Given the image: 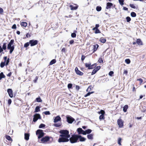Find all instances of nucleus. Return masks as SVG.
Returning a JSON list of instances; mask_svg holds the SVG:
<instances>
[{
    "mask_svg": "<svg viewBox=\"0 0 146 146\" xmlns=\"http://www.w3.org/2000/svg\"><path fill=\"white\" fill-rule=\"evenodd\" d=\"M121 138H119L118 140V144L119 145H121Z\"/></svg>",
    "mask_w": 146,
    "mask_h": 146,
    "instance_id": "nucleus-44",
    "label": "nucleus"
},
{
    "mask_svg": "<svg viewBox=\"0 0 146 146\" xmlns=\"http://www.w3.org/2000/svg\"><path fill=\"white\" fill-rule=\"evenodd\" d=\"M136 43L138 45H141L143 44L142 42L140 39H138L137 40Z\"/></svg>",
    "mask_w": 146,
    "mask_h": 146,
    "instance_id": "nucleus-19",
    "label": "nucleus"
},
{
    "mask_svg": "<svg viewBox=\"0 0 146 146\" xmlns=\"http://www.w3.org/2000/svg\"><path fill=\"white\" fill-rule=\"evenodd\" d=\"M78 139V135H74L70 137L69 140L71 143H73L77 142Z\"/></svg>",
    "mask_w": 146,
    "mask_h": 146,
    "instance_id": "nucleus-2",
    "label": "nucleus"
},
{
    "mask_svg": "<svg viewBox=\"0 0 146 146\" xmlns=\"http://www.w3.org/2000/svg\"><path fill=\"white\" fill-rule=\"evenodd\" d=\"M50 138L49 137L46 136L42 137L40 140L39 139L38 140V141L40 143H43L48 141L49 140Z\"/></svg>",
    "mask_w": 146,
    "mask_h": 146,
    "instance_id": "nucleus-4",
    "label": "nucleus"
},
{
    "mask_svg": "<svg viewBox=\"0 0 146 146\" xmlns=\"http://www.w3.org/2000/svg\"><path fill=\"white\" fill-rule=\"evenodd\" d=\"M92 131V130L90 129H88L84 131V133H83V135H85L87 134H89Z\"/></svg>",
    "mask_w": 146,
    "mask_h": 146,
    "instance_id": "nucleus-18",
    "label": "nucleus"
},
{
    "mask_svg": "<svg viewBox=\"0 0 146 146\" xmlns=\"http://www.w3.org/2000/svg\"><path fill=\"white\" fill-rule=\"evenodd\" d=\"M131 15L132 17H135L136 16V14L134 12H132L131 13Z\"/></svg>",
    "mask_w": 146,
    "mask_h": 146,
    "instance_id": "nucleus-29",
    "label": "nucleus"
},
{
    "mask_svg": "<svg viewBox=\"0 0 146 146\" xmlns=\"http://www.w3.org/2000/svg\"><path fill=\"white\" fill-rule=\"evenodd\" d=\"M44 113L46 115H49L50 114L49 111H46Z\"/></svg>",
    "mask_w": 146,
    "mask_h": 146,
    "instance_id": "nucleus-51",
    "label": "nucleus"
},
{
    "mask_svg": "<svg viewBox=\"0 0 146 146\" xmlns=\"http://www.w3.org/2000/svg\"><path fill=\"white\" fill-rule=\"evenodd\" d=\"M126 19L127 20V21L128 22H129L131 20V18L129 17H127L126 18Z\"/></svg>",
    "mask_w": 146,
    "mask_h": 146,
    "instance_id": "nucleus-46",
    "label": "nucleus"
},
{
    "mask_svg": "<svg viewBox=\"0 0 146 146\" xmlns=\"http://www.w3.org/2000/svg\"><path fill=\"white\" fill-rule=\"evenodd\" d=\"M100 68V66H97L96 68H95V69H96V70L97 71L99 70Z\"/></svg>",
    "mask_w": 146,
    "mask_h": 146,
    "instance_id": "nucleus-60",
    "label": "nucleus"
},
{
    "mask_svg": "<svg viewBox=\"0 0 146 146\" xmlns=\"http://www.w3.org/2000/svg\"><path fill=\"white\" fill-rule=\"evenodd\" d=\"M78 139H79L80 141H84L86 140V139L83 137H82L80 135H78Z\"/></svg>",
    "mask_w": 146,
    "mask_h": 146,
    "instance_id": "nucleus-15",
    "label": "nucleus"
},
{
    "mask_svg": "<svg viewBox=\"0 0 146 146\" xmlns=\"http://www.w3.org/2000/svg\"><path fill=\"white\" fill-rule=\"evenodd\" d=\"M14 49V47H13L12 48H10V49H9V50H10V54H11L12 52L13 51Z\"/></svg>",
    "mask_w": 146,
    "mask_h": 146,
    "instance_id": "nucleus-45",
    "label": "nucleus"
},
{
    "mask_svg": "<svg viewBox=\"0 0 146 146\" xmlns=\"http://www.w3.org/2000/svg\"><path fill=\"white\" fill-rule=\"evenodd\" d=\"M71 36L72 38H75L76 36V34L75 33H72L71 34Z\"/></svg>",
    "mask_w": 146,
    "mask_h": 146,
    "instance_id": "nucleus-41",
    "label": "nucleus"
},
{
    "mask_svg": "<svg viewBox=\"0 0 146 146\" xmlns=\"http://www.w3.org/2000/svg\"><path fill=\"white\" fill-rule=\"evenodd\" d=\"M16 28V25L14 24L13 25V26L12 27V28L13 29H15Z\"/></svg>",
    "mask_w": 146,
    "mask_h": 146,
    "instance_id": "nucleus-61",
    "label": "nucleus"
},
{
    "mask_svg": "<svg viewBox=\"0 0 146 146\" xmlns=\"http://www.w3.org/2000/svg\"><path fill=\"white\" fill-rule=\"evenodd\" d=\"M75 70L76 73L77 74L80 76H82L83 74V73L79 70L77 67H76L75 68Z\"/></svg>",
    "mask_w": 146,
    "mask_h": 146,
    "instance_id": "nucleus-11",
    "label": "nucleus"
},
{
    "mask_svg": "<svg viewBox=\"0 0 146 146\" xmlns=\"http://www.w3.org/2000/svg\"><path fill=\"white\" fill-rule=\"evenodd\" d=\"M36 134L38 135V138L40 139L44 136V133L43 132L42 130L38 129L36 131Z\"/></svg>",
    "mask_w": 146,
    "mask_h": 146,
    "instance_id": "nucleus-3",
    "label": "nucleus"
},
{
    "mask_svg": "<svg viewBox=\"0 0 146 146\" xmlns=\"http://www.w3.org/2000/svg\"><path fill=\"white\" fill-rule=\"evenodd\" d=\"M29 43L28 42L25 43L24 45V47H27L29 45Z\"/></svg>",
    "mask_w": 146,
    "mask_h": 146,
    "instance_id": "nucleus-47",
    "label": "nucleus"
},
{
    "mask_svg": "<svg viewBox=\"0 0 146 146\" xmlns=\"http://www.w3.org/2000/svg\"><path fill=\"white\" fill-rule=\"evenodd\" d=\"M62 124L61 123H55L54 124V126L56 127H58L60 126Z\"/></svg>",
    "mask_w": 146,
    "mask_h": 146,
    "instance_id": "nucleus-26",
    "label": "nucleus"
},
{
    "mask_svg": "<svg viewBox=\"0 0 146 146\" xmlns=\"http://www.w3.org/2000/svg\"><path fill=\"white\" fill-rule=\"evenodd\" d=\"M72 84H69L68 85V88L70 89L72 87Z\"/></svg>",
    "mask_w": 146,
    "mask_h": 146,
    "instance_id": "nucleus-49",
    "label": "nucleus"
},
{
    "mask_svg": "<svg viewBox=\"0 0 146 146\" xmlns=\"http://www.w3.org/2000/svg\"><path fill=\"white\" fill-rule=\"evenodd\" d=\"M6 47H7L6 43H4L3 44V46H2V49H3H3L4 50H6Z\"/></svg>",
    "mask_w": 146,
    "mask_h": 146,
    "instance_id": "nucleus-32",
    "label": "nucleus"
},
{
    "mask_svg": "<svg viewBox=\"0 0 146 146\" xmlns=\"http://www.w3.org/2000/svg\"><path fill=\"white\" fill-rule=\"evenodd\" d=\"M61 120V118L59 115L57 116L56 117H55L54 119V123H56L58 121H60Z\"/></svg>",
    "mask_w": 146,
    "mask_h": 146,
    "instance_id": "nucleus-12",
    "label": "nucleus"
},
{
    "mask_svg": "<svg viewBox=\"0 0 146 146\" xmlns=\"http://www.w3.org/2000/svg\"><path fill=\"white\" fill-rule=\"evenodd\" d=\"M11 99H9L8 100V104L9 105H10L11 104Z\"/></svg>",
    "mask_w": 146,
    "mask_h": 146,
    "instance_id": "nucleus-58",
    "label": "nucleus"
},
{
    "mask_svg": "<svg viewBox=\"0 0 146 146\" xmlns=\"http://www.w3.org/2000/svg\"><path fill=\"white\" fill-rule=\"evenodd\" d=\"M5 78V76L4 75L3 72L1 73L0 74V80H1L2 78Z\"/></svg>",
    "mask_w": 146,
    "mask_h": 146,
    "instance_id": "nucleus-28",
    "label": "nucleus"
},
{
    "mask_svg": "<svg viewBox=\"0 0 146 146\" xmlns=\"http://www.w3.org/2000/svg\"><path fill=\"white\" fill-rule=\"evenodd\" d=\"M29 134L27 133H25V139L27 140H28L29 139Z\"/></svg>",
    "mask_w": 146,
    "mask_h": 146,
    "instance_id": "nucleus-21",
    "label": "nucleus"
},
{
    "mask_svg": "<svg viewBox=\"0 0 146 146\" xmlns=\"http://www.w3.org/2000/svg\"><path fill=\"white\" fill-rule=\"evenodd\" d=\"M9 58H8V59L6 61V66H7L9 62Z\"/></svg>",
    "mask_w": 146,
    "mask_h": 146,
    "instance_id": "nucleus-50",
    "label": "nucleus"
},
{
    "mask_svg": "<svg viewBox=\"0 0 146 146\" xmlns=\"http://www.w3.org/2000/svg\"><path fill=\"white\" fill-rule=\"evenodd\" d=\"M74 40H71L70 41V44H72L74 42Z\"/></svg>",
    "mask_w": 146,
    "mask_h": 146,
    "instance_id": "nucleus-62",
    "label": "nucleus"
},
{
    "mask_svg": "<svg viewBox=\"0 0 146 146\" xmlns=\"http://www.w3.org/2000/svg\"><path fill=\"white\" fill-rule=\"evenodd\" d=\"M21 25L22 26L26 27L27 25V23L26 22H22L21 23Z\"/></svg>",
    "mask_w": 146,
    "mask_h": 146,
    "instance_id": "nucleus-27",
    "label": "nucleus"
},
{
    "mask_svg": "<svg viewBox=\"0 0 146 146\" xmlns=\"http://www.w3.org/2000/svg\"><path fill=\"white\" fill-rule=\"evenodd\" d=\"M3 11L2 8L0 7V14H2L3 13Z\"/></svg>",
    "mask_w": 146,
    "mask_h": 146,
    "instance_id": "nucleus-59",
    "label": "nucleus"
},
{
    "mask_svg": "<svg viewBox=\"0 0 146 146\" xmlns=\"http://www.w3.org/2000/svg\"><path fill=\"white\" fill-rule=\"evenodd\" d=\"M98 113L99 114H101V115L99 117L100 120H101L104 119V115L105 113V111L104 110H101Z\"/></svg>",
    "mask_w": 146,
    "mask_h": 146,
    "instance_id": "nucleus-10",
    "label": "nucleus"
},
{
    "mask_svg": "<svg viewBox=\"0 0 146 146\" xmlns=\"http://www.w3.org/2000/svg\"><path fill=\"white\" fill-rule=\"evenodd\" d=\"M91 88L92 86H89L87 90V91H90L91 90Z\"/></svg>",
    "mask_w": 146,
    "mask_h": 146,
    "instance_id": "nucleus-54",
    "label": "nucleus"
},
{
    "mask_svg": "<svg viewBox=\"0 0 146 146\" xmlns=\"http://www.w3.org/2000/svg\"><path fill=\"white\" fill-rule=\"evenodd\" d=\"M36 100L37 102H41L42 101L40 97L36 98Z\"/></svg>",
    "mask_w": 146,
    "mask_h": 146,
    "instance_id": "nucleus-31",
    "label": "nucleus"
},
{
    "mask_svg": "<svg viewBox=\"0 0 146 146\" xmlns=\"http://www.w3.org/2000/svg\"><path fill=\"white\" fill-rule=\"evenodd\" d=\"M41 118L40 115L38 113H36L34 115L33 121L34 122H36L38 119H40Z\"/></svg>",
    "mask_w": 146,
    "mask_h": 146,
    "instance_id": "nucleus-5",
    "label": "nucleus"
},
{
    "mask_svg": "<svg viewBox=\"0 0 146 146\" xmlns=\"http://www.w3.org/2000/svg\"><path fill=\"white\" fill-rule=\"evenodd\" d=\"M6 138L8 140L10 141L11 140H12L11 138V137L7 135L6 136Z\"/></svg>",
    "mask_w": 146,
    "mask_h": 146,
    "instance_id": "nucleus-48",
    "label": "nucleus"
},
{
    "mask_svg": "<svg viewBox=\"0 0 146 146\" xmlns=\"http://www.w3.org/2000/svg\"><path fill=\"white\" fill-rule=\"evenodd\" d=\"M113 4L111 3H107L106 4V8L107 9H110L111 7L113 6Z\"/></svg>",
    "mask_w": 146,
    "mask_h": 146,
    "instance_id": "nucleus-16",
    "label": "nucleus"
},
{
    "mask_svg": "<svg viewBox=\"0 0 146 146\" xmlns=\"http://www.w3.org/2000/svg\"><path fill=\"white\" fill-rule=\"evenodd\" d=\"M125 62L127 64H129L130 62V60L129 59H126L125 60Z\"/></svg>",
    "mask_w": 146,
    "mask_h": 146,
    "instance_id": "nucleus-40",
    "label": "nucleus"
},
{
    "mask_svg": "<svg viewBox=\"0 0 146 146\" xmlns=\"http://www.w3.org/2000/svg\"><path fill=\"white\" fill-rule=\"evenodd\" d=\"M45 125H44L43 124H42V123H41L39 126V127L40 128H43V127H45Z\"/></svg>",
    "mask_w": 146,
    "mask_h": 146,
    "instance_id": "nucleus-38",
    "label": "nucleus"
},
{
    "mask_svg": "<svg viewBox=\"0 0 146 146\" xmlns=\"http://www.w3.org/2000/svg\"><path fill=\"white\" fill-rule=\"evenodd\" d=\"M14 42V40L13 39L11 40H10V42L8 43L7 45V49H10L13 47H14L13 46H12V45L13 44Z\"/></svg>",
    "mask_w": 146,
    "mask_h": 146,
    "instance_id": "nucleus-9",
    "label": "nucleus"
},
{
    "mask_svg": "<svg viewBox=\"0 0 146 146\" xmlns=\"http://www.w3.org/2000/svg\"><path fill=\"white\" fill-rule=\"evenodd\" d=\"M5 62H2L0 64V66L1 68H3L5 65Z\"/></svg>",
    "mask_w": 146,
    "mask_h": 146,
    "instance_id": "nucleus-36",
    "label": "nucleus"
},
{
    "mask_svg": "<svg viewBox=\"0 0 146 146\" xmlns=\"http://www.w3.org/2000/svg\"><path fill=\"white\" fill-rule=\"evenodd\" d=\"M93 134H90L88 135L87 136L88 138L89 139L92 140L93 139Z\"/></svg>",
    "mask_w": 146,
    "mask_h": 146,
    "instance_id": "nucleus-20",
    "label": "nucleus"
},
{
    "mask_svg": "<svg viewBox=\"0 0 146 146\" xmlns=\"http://www.w3.org/2000/svg\"><path fill=\"white\" fill-rule=\"evenodd\" d=\"M90 66V68H89V69H92L96 66V64H94L91 65V64Z\"/></svg>",
    "mask_w": 146,
    "mask_h": 146,
    "instance_id": "nucleus-30",
    "label": "nucleus"
},
{
    "mask_svg": "<svg viewBox=\"0 0 146 146\" xmlns=\"http://www.w3.org/2000/svg\"><path fill=\"white\" fill-rule=\"evenodd\" d=\"M93 93V92H89L85 96H84V97H86L88 96H89V95H90V94H92Z\"/></svg>",
    "mask_w": 146,
    "mask_h": 146,
    "instance_id": "nucleus-42",
    "label": "nucleus"
},
{
    "mask_svg": "<svg viewBox=\"0 0 146 146\" xmlns=\"http://www.w3.org/2000/svg\"><path fill=\"white\" fill-rule=\"evenodd\" d=\"M130 7L132 8L135 9L137 8L136 6H135L134 5L130 4L129 5Z\"/></svg>",
    "mask_w": 146,
    "mask_h": 146,
    "instance_id": "nucleus-35",
    "label": "nucleus"
},
{
    "mask_svg": "<svg viewBox=\"0 0 146 146\" xmlns=\"http://www.w3.org/2000/svg\"><path fill=\"white\" fill-rule=\"evenodd\" d=\"M95 69V68L94 69L92 72V74H91L92 75L94 74L97 72V71Z\"/></svg>",
    "mask_w": 146,
    "mask_h": 146,
    "instance_id": "nucleus-43",
    "label": "nucleus"
},
{
    "mask_svg": "<svg viewBox=\"0 0 146 146\" xmlns=\"http://www.w3.org/2000/svg\"><path fill=\"white\" fill-rule=\"evenodd\" d=\"M101 9H102V8L100 6H98L96 8V10L97 11H100L101 10Z\"/></svg>",
    "mask_w": 146,
    "mask_h": 146,
    "instance_id": "nucleus-33",
    "label": "nucleus"
},
{
    "mask_svg": "<svg viewBox=\"0 0 146 146\" xmlns=\"http://www.w3.org/2000/svg\"><path fill=\"white\" fill-rule=\"evenodd\" d=\"M100 33L101 32H100V31L98 29H96V30L95 32V33Z\"/></svg>",
    "mask_w": 146,
    "mask_h": 146,
    "instance_id": "nucleus-52",
    "label": "nucleus"
},
{
    "mask_svg": "<svg viewBox=\"0 0 146 146\" xmlns=\"http://www.w3.org/2000/svg\"><path fill=\"white\" fill-rule=\"evenodd\" d=\"M100 41L102 43H104L106 42V40L103 38H101L100 39Z\"/></svg>",
    "mask_w": 146,
    "mask_h": 146,
    "instance_id": "nucleus-23",
    "label": "nucleus"
},
{
    "mask_svg": "<svg viewBox=\"0 0 146 146\" xmlns=\"http://www.w3.org/2000/svg\"><path fill=\"white\" fill-rule=\"evenodd\" d=\"M67 121L69 123H72L74 120V119L70 116L66 117Z\"/></svg>",
    "mask_w": 146,
    "mask_h": 146,
    "instance_id": "nucleus-6",
    "label": "nucleus"
},
{
    "mask_svg": "<svg viewBox=\"0 0 146 146\" xmlns=\"http://www.w3.org/2000/svg\"><path fill=\"white\" fill-rule=\"evenodd\" d=\"M113 74V72L112 71H110L109 73V74L110 76H112Z\"/></svg>",
    "mask_w": 146,
    "mask_h": 146,
    "instance_id": "nucleus-53",
    "label": "nucleus"
},
{
    "mask_svg": "<svg viewBox=\"0 0 146 146\" xmlns=\"http://www.w3.org/2000/svg\"><path fill=\"white\" fill-rule=\"evenodd\" d=\"M61 134L60 135L59 137L58 140L59 143L65 142L69 141L70 135L69 134V132L67 130H61L59 131Z\"/></svg>",
    "mask_w": 146,
    "mask_h": 146,
    "instance_id": "nucleus-1",
    "label": "nucleus"
},
{
    "mask_svg": "<svg viewBox=\"0 0 146 146\" xmlns=\"http://www.w3.org/2000/svg\"><path fill=\"white\" fill-rule=\"evenodd\" d=\"M128 107V106L126 105L124 106L123 107V110L124 112H126Z\"/></svg>",
    "mask_w": 146,
    "mask_h": 146,
    "instance_id": "nucleus-22",
    "label": "nucleus"
},
{
    "mask_svg": "<svg viewBox=\"0 0 146 146\" xmlns=\"http://www.w3.org/2000/svg\"><path fill=\"white\" fill-rule=\"evenodd\" d=\"M38 77L37 76H36V78H35V79L34 80H33V82H35V83H36V82H37V81L38 80Z\"/></svg>",
    "mask_w": 146,
    "mask_h": 146,
    "instance_id": "nucleus-57",
    "label": "nucleus"
},
{
    "mask_svg": "<svg viewBox=\"0 0 146 146\" xmlns=\"http://www.w3.org/2000/svg\"><path fill=\"white\" fill-rule=\"evenodd\" d=\"M76 88L77 90H78L80 89V87L79 86L77 85L76 86Z\"/></svg>",
    "mask_w": 146,
    "mask_h": 146,
    "instance_id": "nucleus-63",
    "label": "nucleus"
},
{
    "mask_svg": "<svg viewBox=\"0 0 146 146\" xmlns=\"http://www.w3.org/2000/svg\"><path fill=\"white\" fill-rule=\"evenodd\" d=\"M124 121L121 119H118L117 120V123L119 127L121 128L123 127Z\"/></svg>",
    "mask_w": 146,
    "mask_h": 146,
    "instance_id": "nucleus-7",
    "label": "nucleus"
},
{
    "mask_svg": "<svg viewBox=\"0 0 146 146\" xmlns=\"http://www.w3.org/2000/svg\"><path fill=\"white\" fill-rule=\"evenodd\" d=\"M77 132L79 134H82L83 135V133L84 132V131L82 130L81 128H78L77 129Z\"/></svg>",
    "mask_w": 146,
    "mask_h": 146,
    "instance_id": "nucleus-14",
    "label": "nucleus"
},
{
    "mask_svg": "<svg viewBox=\"0 0 146 146\" xmlns=\"http://www.w3.org/2000/svg\"><path fill=\"white\" fill-rule=\"evenodd\" d=\"M56 60L55 59L52 60L50 62L49 64L50 65H52L55 63L56 62Z\"/></svg>",
    "mask_w": 146,
    "mask_h": 146,
    "instance_id": "nucleus-25",
    "label": "nucleus"
},
{
    "mask_svg": "<svg viewBox=\"0 0 146 146\" xmlns=\"http://www.w3.org/2000/svg\"><path fill=\"white\" fill-rule=\"evenodd\" d=\"M7 91L9 96L11 98H12L13 95L12 90L11 89H7Z\"/></svg>",
    "mask_w": 146,
    "mask_h": 146,
    "instance_id": "nucleus-13",
    "label": "nucleus"
},
{
    "mask_svg": "<svg viewBox=\"0 0 146 146\" xmlns=\"http://www.w3.org/2000/svg\"><path fill=\"white\" fill-rule=\"evenodd\" d=\"M40 107L39 106H37L35 109V112H37L40 111Z\"/></svg>",
    "mask_w": 146,
    "mask_h": 146,
    "instance_id": "nucleus-24",
    "label": "nucleus"
},
{
    "mask_svg": "<svg viewBox=\"0 0 146 146\" xmlns=\"http://www.w3.org/2000/svg\"><path fill=\"white\" fill-rule=\"evenodd\" d=\"M85 56L84 55H82V57H81V60L82 61H83L84 59H85Z\"/></svg>",
    "mask_w": 146,
    "mask_h": 146,
    "instance_id": "nucleus-55",
    "label": "nucleus"
},
{
    "mask_svg": "<svg viewBox=\"0 0 146 146\" xmlns=\"http://www.w3.org/2000/svg\"><path fill=\"white\" fill-rule=\"evenodd\" d=\"M119 2V3L121 5H122L124 4V0H118Z\"/></svg>",
    "mask_w": 146,
    "mask_h": 146,
    "instance_id": "nucleus-34",
    "label": "nucleus"
},
{
    "mask_svg": "<svg viewBox=\"0 0 146 146\" xmlns=\"http://www.w3.org/2000/svg\"><path fill=\"white\" fill-rule=\"evenodd\" d=\"M137 80L139 81L140 82V84H141L143 81V80L141 78H139L137 79Z\"/></svg>",
    "mask_w": 146,
    "mask_h": 146,
    "instance_id": "nucleus-56",
    "label": "nucleus"
},
{
    "mask_svg": "<svg viewBox=\"0 0 146 146\" xmlns=\"http://www.w3.org/2000/svg\"><path fill=\"white\" fill-rule=\"evenodd\" d=\"M11 75V72H9V74H8L7 76L8 77H10Z\"/></svg>",
    "mask_w": 146,
    "mask_h": 146,
    "instance_id": "nucleus-64",
    "label": "nucleus"
},
{
    "mask_svg": "<svg viewBox=\"0 0 146 146\" xmlns=\"http://www.w3.org/2000/svg\"><path fill=\"white\" fill-rule=\"evenodd\" d=\"M90 64L91 63H86L85 64V66L86 67L88 68V69H89V68H90Z\"/></svg>",
    "mask_w": 146,
    "mask_h": 146,
    "instance_id": "nucleus-39",
    "label": "nucleus"
},
{
    "mask_svg": "<svg viewBox=\"0 0 146 146\" xmlns=\"http://www.w3.org/2000/svg\"><path fill=\"white\" fill-rule=\"evenodd\" d=\"M78 5H77L75 7H74L71 5H70V7L71 8L70 9L72 10H74L77 9H78Z\"/></svg>",
    "mask_w": 146,
    "mask_h": 146,
    "instance_id": "nucleus-17",
    "label": "nucleus"
},
{
    "mask_svg": "<svg viewBox=\"0 0 146 146\" xmlns=\"http://www.w3.org/2000/svg\"><path fill=\"white\" fill-rule=\"evenodd\" d=\"M38 41L36 40H31L29 41V43L30 44L31 46H33L37 44Z\"/></svg>",
    "mask_w": 146,
    "mask_h": 146,
    "instance_id": "nucleus-8",
    "label": "nucleus"
},
{
    "mask_svg": "<svg viewBox=\"0 0 146 146\" xmlns=\"http://www.w3.org/2000/svg\"><path fill=\"white\" fill-rule=\"evenodd\" d=\"M98 62L99 63H103V60L102 58H100L98 60Z\"/></svg>",
    "mask_w": 146,
    "mask_h": 146,
    "instance_id": "nucleus-37",
    "label": "nucleus"
}]
</instances>
